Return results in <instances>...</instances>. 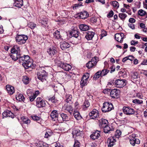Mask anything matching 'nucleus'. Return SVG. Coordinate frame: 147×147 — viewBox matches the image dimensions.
<instances>
[{
	"label": "nucleus",
	"mask_w": 147,
	"mask_h": 147,
	"mask_svg": "<svg viewBox=\"0 0 147 147\" xmlns=\"http://www.w3.org/2000/svg\"><path fill=\"white\" fill-rule=\"evenodd\" d=\"M21 51L20 47L17 45L13 46L11 49L10 57L14 61L19 60L21 54L20 53Z\"/></svg>",
	"instance_id": "f257e3e1"
},
{
	"label": "nucleus",
	"mask_w": 147,
	"mask_h": 147,
	"mask_svg": "<svg viewBox=\"0 0 147 147\" xmlns=\"http://www.w3.org/2000/svg\"><path fill=\"white\" fill-rule=\"evenodd\" d=\"M45 67H40L37 72L38 78L42 82L46 81V78L48 76V72Z\"/></svg>",
	"instance_id": "f03ea898"
},
{
	"label": "nucleus",
	"mask_w": 147,
	"mask_h": 147,
	"mask_svg": "<svg viewBox=\"0 0 147 147\" xmlns=\"http://www.w3.org/2000/svg\"><path fill=\"white\" fill-rule=\"evenodd\" d=\"M114 107L112 104L109 102H105L103 104V107L101 110L103 113H106L111 111L114 109Z\"/></svg>",
	"instance_id": "7ed1b4c3"
},
{
	"label": "nucleus",
	"mask_w": 147,
	"mask_h": 147,
	"mask_svg": "<svg viewBox=\"0 0 147 147\" xmlns=\"http://www.w3.org/2000/svg\"><path fill=\"white\" fill-rule=\"evenodd\" d=\"M123 111L125 114L129 115H134L135 112L133 109L128 106L123 107Z\"/></svg>",
	"instance_id": "20e7f679"
},
{
	"label": "nucleus",
	"mask_w": 147,
	"mask_h": 147,
	"mask_svg": "<svg viewBox=\"0 0 147 147\" xmlns=\"http://www.w3.org/2000/svg\"><path fill=\"white\" fill-rule=\"evenodd\" d=\"M36 106L38 108H41L45 107L46 103L44 100L41 97L37 98L36 100Z\"/></svg>",
	"instance_id": "39448f33"
},
{
	"label": "nucleus",
	"mask_w": 147,
	"mask_h": 147,
	"mask_svg": "<svg viewBox=\"0 0 147 147\" xmlns=\"http://www.w3.org/2000/svg\"><path fill=\"white\" fill-rule=\"evenodd\" d=\"M33 61L30 58L28 60L24 63H23L22 66L26 69H28L30 68L31 69H33L35 66L33 64Z\"/></svg>",
	"instance_id": "423d86ee"
},
{
	"label": "nucleus",
	"mask_w": 147,
	"mask_h": 147,
	"mask_svg": "<svg viewBox=\"0 0 147 147\" xmlns=\"http://www.w3.org/2000/svg\"><path fill=\"white\" fill-rule=\"evenodd\" d=\"M58 112L56 110L53 111L50 114V117L52 120L56 121L57 122V121L60 123L62 122L60 121L59 118H58Z\"/></svg>",
	"instance_id": "0eeeda50"
},
{
	"label": "nucleus",
	"mask_w": 147,
	"mask_h": 147,
	"mask_svg": "<svg viewBox=\"0 0 147 147\" xmlns=\"http://www.w3.org/2000/svg\"><path fill=\"white\" fill-rule=\"evenodd\" d=\"M116 87L118 88H123L125 86L126 84V80H125L118 79L115 81Z\"/></svg>",
	"instance_id": "6e6552de"
},
{
	"label": "nucleus",
	"mask_w": 147,
	"mask_h": 147,
	"mask_svg": "<svg viewBox=\"0 0 147 147\" xmlns=\"http://www.w3.org/2000/svg\"><path fill=\"white\" fill-rule=\"evenodd\" d=\"M130 144L133 146H134L136 144H140V141L139 140L136 136L135 134H132L131 137H130L129 140Z\"/></svg>",
	"instance_id": "1a4fd4ad"
},
{
	"label": "nucleus",
	"mask_w": 147,
	"mask_h": 147,
	"mask_svg": "<svg viewBox=\"0 0 147 147\" xmlns=\"http://www.w3.org/2000/svg\"><path fill=\"white\" fill-rule=\"evenodd\" d=\"M57 48L53 46L50 47L47 50V53L51 58L57 55Z\"/></svg>",
	"instance_id": "9d476101"
},
{
	"label": "nucleus",
	"mask_w": 147,
	"mask_h": 147,
	"mask_svg": "<svg viewBox=\"0 0 147 147\" xmlns=\"http://www.w3.org/2000/svg\"><path fill=\"white\" fill-rule=\"evenodd\" d=\"M89 116L90 119H95L98 118L99 116L98 111L95 109H93L89 113Z\"/></svg>",
	"instance_id": "9b49d317"
},
{
	"label": "nucleus",
	"mask_w": 147,
	"mask_h": 147,
	"mask_svg": "<svg viewBox=\"0 0 147 147\" xmlns=\"http://www.w3.org/2000/svg\"><path fill=\"white\" fill-rule=\"evenodd\" d=\"M96 57L92 58L90 61H89L86 64V67L88 69H90L95 66L97 63Z\"/></svg>",
	"instance_id": "f8f14e48"
},
{
	"label": "nucleus",
	"mask_w": 147,
	"mask_h": 147,
	"mask_svg": "<svg viewBox=\"0 0 147 147\" xmlns=\"http://www.w3.org/2000/svg\"><path fill=\"white\" fill-rule=\"evenodd\" d=\"M120 90L117 89L111 90L110 92V96L113 98H118L119 97Z\"/></svg>",
	"instance_id": "ddd939ff"
},
{
	"label": "nucleus",
	"mask_w": 147,
	"mask_h": 147,
	"mask_svg": "<svg viewBox=\"0 0 147 147\" xmlns=\"http://www.w3.org/2000/svg\"><path fill=\"white\" fill-rule=\"evenodd\" d=\"M124 36V34L122 33L116 34L115 36L116 40L118 42L121 43L123 42Z\"/></svg>",
	"instance_id": "4468645a"
},
{
	"label": "nucleus",
	"mask_w": 147,
	"mask_h": 147,
	"mask_svg": "<svg viewBox=\"0 0 147 147\" xmlns=\"http://www.w3.org/2000/svg\"><path fill=\"white\" fill-rule=\"evenodd\" d=\"M30 58V57L28 55H22L21 54L20 57L18 60V61L22 65L23 63H25Z\"/></svg>",
	"instance_id": "2eb2a0df"
},
{
	"label": "nucleus",
	"mask_w": 147,
	"mask_h": 147,
	"mask_svg": "<svg viewBox=\"0 0 147 147\" xmlns=\"http://www.w3.org/2000/svg\"><path fill=\"white\" fill-rule=\"evenodd\" d=\"M100 131L96 130L90 136V138L94 140L96 139L100 136Z\"/></svg>",
	"instance_id": "dca6fc26"
},
{
	"label": "nucleus",
	"mask_w": 147,
	"mask_h": 147,
	"mask_svg": "<svg viewBox=\"0 0 147 147\" xmlns=\"http://www.w3.org/2000/svg\"><path fill=\"white\" fill-rule=\"evenodd\" d=\"M85 36V38L88 40H91L92 39L95 34L94 32H93L88 31L85 33L83 32V34Z\"/></svg>",
	"instance_id": "f3484780"
},
{
	"label": "nucleus",
	"mask_w": 147,
	"mask_h": 147,
	"mask_svg": "<svg viewBox=\"0 0 147 147\" xmlns=\"http://www.w3.org/2000/svg\"><path fill=\"white\" fill-rule=\"evenodd\" d=\"M76 29V28H74L69 33V34L71 37L76 38L77 40V38L79 37V32Z\"/></svg>",
	"instance_id": "a211bd4d"
},
{
	"label": "nucleus",
	"mask_w": 147,
	"mask_h": 147,
	"mask_svg": "<svg viewBox=\"0 0 147 147\" xmlns=\"http://www.w3.org/2000/svg\"><path fill=\"white\" fill-rule=\"evenodd\" d=\"M116 141V140L114 139V137H111L108 138L107 143L109 147H111L113 146Z\"/></svg>",
	"instance_id": "6ab92c4d"
},
{
	"label": "nucleus",
	"mask_w": 147,
	"mask_h": 147,
	"mask_svg": "<svg viewBox=\"0 0 147 147\" xmlns=\"http://www.w3.org/2000/svg\"><path fill=\"white\" fill-rule=\"evenodd\" d=\"M70 46L71 45L69 43L65 41H63L60 42V47L63 50H65Z\"/></svg>",
	"instance_id": "aec40b11"
},
{
	"label": "nucleus",
	"mask_w": 147,
	"mask_h": 147,
	"mask_svg": "<svg viewBox=\"0 0 147 147\" xmlns=\"http://www.w3.org/2000/svg\"><path fill=\"white\" fill-rule=\"evenodd\" d=\"M99 126L101 128H103L107 126L108 123V121L105 119H101L99 120Z\"/></svg>",
	"instance_id": "412c9836"
},
{
	"label": "nucleus",
	"mask_w": 147,
	"mask_h": 147,
	"mask_svg": "<svg viewBox=\"0 0 147 147\" xmlns=\"http://www.w3.org/2000/svg\"><path fill=\"white\" fill-rule=\"evenodd\" d=\"M60 65V67L65 71H69L71 68V66L70 65L67 63H64L63 62Z\"/></svg>",
	"instance_id": "4be33fe9"
},
{
	"label": "nucleus",
	"mask_w": 147,
	"mask_h": 147,
	"mask_svg": "<svg viewBox=\"0 0 147 147\" xmlns=\"http://www.w3.org/2000/svg\"><path fill=\"white\" fill-rule=\"evenodd\" d=\"M13 6L19 8H20L23 5V0H13Z\"/></svg>",
	"instance_id": "5701e85b"
},
{
	"label": "nucleus",
	"mask_w": 147,
	"mask_h": 147,
	"mask_svg": "<svg viewBox=\"0 0 147 147\" xmlns=\"http://www.w3.org/2000/svg\"><path fill=\"white\" fill-rule=\"evenodd\" d=\"M5 88L7 92L10 95H12L14 93V88L13 86L9 85H7Z\"/></svg>",
	"instance_id": "b1692460"
},
{
	"label": "nucleus",
	"mask_w": 147,
	"mask_h": 147,
	"mask_svg": "<svg viewBox=\"0 0 147 147\" xmlns=\"http://www.w3.org/2000/svg\"><path fill=\"white\" fill-rule=\"evenodd\" d=\"M51 59L54 61L55 63L59 67H60V65L63 63L60 60V57L58 56V55H56Z\"/></svg>",
	"instance_id": "393cba45"
},
{
	"label": "nucleus",
	"mask_w": 147,
	"mask_h": 147,
	"mask_svg": "<svg viewBox=\"0 0 147 147\" xmlns=\"http://www.w3.org/2000/svg\"><path fill=\"white\" fill-rule=\"evenodd\" d=\"M64 107L65 108V109L66 110L68 111L70 115L72 114L74 110V108L71 105L67 104L65 105Z\"/></svg>",
	"instance_id": "a878e982"
},
{
	"label": "nucleus",
	"mask_w": 147,
	"mask_h": 147,
	"mask_svg": "<svg viewBox=\"0 0 147 147\" xmlns=\"http://www.w3.org/2000/svg\"><path fill=\"white\" fill-rule=\"evenodd\" d=\"M72 134L73 135V138H76V137L80 135L81 132L79 129H73Z\"/></svg>",
	"instance_id": "bb28decb"
},
{
	"label": "nucleus",
	"mask_w": 147,
	"mask_h": 147,
	"mask_svg": "<svg viewBox=\"0 0 147 147\" xmlns=\"http://www.w3.org/2000/svg\"><path fill=\"white\" fill-rule=\"evenodd\" d=\"M54 38L57 39H62L61 38V36L60 34L59 31L57 30L55 32L53 33Z\"/></svg>",
	"instance_id": "cd10ccee"
},
{
	"label": "nucleus",
	"mask_w": 147,
	"mask_h": 147,
	"mask_svg": "<svg viewBox=\"0 0 147 147\" xmlns=\"http://www.w3.org/2000/svg\"><path fill=\"white\" fill-rule=\"evenodd\" d=\"M28 36L24 34H18L16 36V40L19 39H24L25 40H27L28 39Z\"/></svg>",
	"instance_id": "c85d7f7f"
},
{
	"label": "nucleus",
	"mask_w": 147,
	"mask_h": 147,
	"mask_svg": "<svg viewBox=\"0 0 147 147\" xmlns=\"http://www.w3.org/2000/svg\"><path fill=\"white\" fill-rule=\"evenodd\" d=\"M36 145L40 147H49L48 144L42 141H40L38 143H36Z\"/></svg>",
	"instance_id": "c756f323"
},
{
	"label": "nucleus",
	"mask_w": 147,
	"mask_h": 147,
	"mask_svg": "<svg viewBox=\"0 0 147 147\" xmlns=\"http://www.w3.org/2000/svg\"><path fill=\"white\" fill-rule=\"evenodd\" d=\"M32 119L35 121H36L38 123L41 122V118L40 117H38L36 115H32L30 116Z\"/></svg>",
	"instance_id": "7c9ffc66"
},
{
	"label": "nucleus",
	"mask_w": 147,
	"mask_h": 147,
	"mask_svg": "<svg viewBox=\"0 0 147 147\" xmlns=\"http://www.w3.org/2000/svg\"><path fill=\"white\" fill-rule=\"evenodd\" d=\"M98 20H100V19L97 17H94L90 18L89 20H87L85 21L87 22H88L90 21L91 23L94 24Z\"/></svg>",
	"instance_id": "2f4dec72"
},
{
	"label": "nucleus",
	"mask_w": 147,
	"mask_h": 147,
	"mask_svg": "<svg viewBox=\"0 0 147 147\" xmlns=\"http://www.w3.org/2000/svg\"><path fill=\"white\" fill-rule=\"evenodd\" d=\"M16 98L17 100L19 101H23L24 102L25 98L23 94H20L16 95Z\"/></svg>",
	"instance_id": "473e14b6"
},
{
	"label": "nucleus",
	"mask_w": 147,
	"mask_h": 147,
	"mask_svg": "<svg viewBox=\"0 0 147 147\" xmlns=\"http://www.w3.org/2000/svg\"><path fill=\"white\" fill-rule=\"evenodd\" d=\"M48 22V20L47 18H43L39 20V22L41 23L42 25L46 26H47Z\"/></svg>",
	"instance_id": "72a5a7b5"
},
{
	"label": "nucleus",
	"mask_w": 147,
	"mask_h": 147,
	"mask_svg": "<svg viewBox=\"0 0 147 147\" xmlns=\"http://www.w3.org/2000/svg\"><path fill=\"white\" fill-rule=\"evenodd\" d=\"M53 135V132L51 130L49 129L47 130L45 133L44 138H48L49 137Z\"/></svg>",
	"instance_id": "f704fd0d"
},
{
	"label": "nucleus",
	"mask_w": 147,
	"mask_h": 147,
	"mask_svg": "<svg viewBox=\"0 0 147 147\" xmlns=\"http://www.w3.org/2000/svg\"><path fill=\"white\" fill-rule=\"evenodd\" d=\"M61 117L62 120L63 121H68L69 119V116L66 114L63 113H60Z\"/></svg>",
	"instance_id": "c9c22d12"
},
{
	"label": "nucleus",
	"mask_w": 147,
	"mask_h": 147,
	"mask_svg": "<svg viewBox=\"0 0 147 147\" xmlns=\"http://www.w3.org/2000/svg\"><path fill=\"white\" fill-rule=\"evenodd\" d=\"M101 73V71L99 70L96 72L94 75L93 79L94 80H96L100 77H102Z\"/></svg>",
	"instance_id": "e433bc0d"
},
{
	"label": "nucleus",
	"mask_w": 147,
	"mask_h": 147,
	"mask_svg": "<svg viewBox=\"0 0 147 147\" xmlns=\"http://www.w3.org/2000/svg\"><path fill=\"white\" fill-rule=\"evenodd\" d=\"M29 78L27 76H24L22 77V81L24 84H28L29 83Z\"/></svg>",
	"instance_id": "4c0bfd02"
},
{
	"label": "nucleus",
	"mask_w": 147,
	"mask_h": 147,
	"mask_svg": "<svg viewBox=\"0 0 147 147\" xmlns=\"http://www.w3.org/2000/svg\"><path fill=\"white\" fill-rule=\"evenodd\" d=\"M104 130V132L105 133H110L109 132L113 130L108 125L106 126H105L103 128Z\"/></svg>",
	"instance_id": "58836bf2"
},
{
	"label": "nucleus",
	"mask_w": 147,
	"mask_h": 147,
	"mask_svg": "<svg viewBox=\"0 0 147 147\" xmlns=\"http://www.w3.org/2000/svg\"><path fill=\"white\" fill-rule=\"evenodd\" d=\"M22 119L23 123L27 124V125L29 124L30 122V120L28 119V118H26V117L23 116L22 117Z\"/></svg>",
	"instance_id": "ea45409f"
},
{
	"label": "nucleus",
	"mask_w": 147,
	"mask_h": 147,
	"mask_svg": "<svg viewBox=\"0 0 147 147\" xmlns=\"http://www.w3.org/2000/svg\"><path fill=\"white\" fill-rule=\"evenodd\" d=\"M74 117L77 120H79L82 118V117L80 115V113L78 112L74 111L73 113Z\"/></svg>",
	"instance_id": "a19ab883"
},
{
	"label": "nucleus",
	"mask_w": 147,
	"mask_h": 147,
	"mask_svg": "<svg viewBox=\"0 0 147 147\" xmlns=\"http://www.w3.org/2000/svg\"><path fill=\"white\" fill-rule=\"evenodd\" d=\"M119 74L120 76L123 77V78L126 77L127 75L126 72L124 69H122L119 71Z\"/></svg>",
	"instance_id": "79ce46f5"
},
{
	"label": "nucleus",
	"mask_w": 147,
	"mask_h": 147,
	"mask_svg": "<svg viewBox=\"0 0 147 147\" xmlns=\"http://www.w3.org/2000/svg\"><path fill=\"white\" fill-rule=\"evenodd\" d=\"M118 16L121 20L123 21L127 16L125 13H119Z\"/></svg>",
	"instance_id": "37998d69"
},
{
	"label": "nucleus",
	"mask_w": 147,
	"mask_h": 147,
	"mask_svg": "<svg viewBox=\"0 0 147 147\" xmlns=\"http://www.w3.org/2000/svg\"><path fill=\"white\" fill-rule=\"evenodd\" d=\"M132 102L138 105L142 104L143 103V101L141 100H140L138 99L133 100Z\"/></svg>",
	"instance_id": "c03bdc74"
},
{
	"label": "nucleus",
	"mask_w": 147,
	"mask_h": 147,
	"mask_svg": "<svg viewBox=\"0 0 147 147\" xmlns=\"http://www.w3.org/2000/svg\"><path fill=\"white\" fill-rule=\"evenodd\" d=\"M27 40L24 39H19L16 40V42L18 44L22 45L24 44L26 42Z\"/></svg>",
	"instance_id": "a18cd8bd"
},
{
	"label": "nucleus",
	"mask_w": 147,
	"mask_h": 147,
	"mask_svg": "<svg viewBox=\"0 0 147 147\" xmlns=\"http://www.w3.org/2000/svg\"><path fill=\"white\" fill-rule=\"evenodd\" d=\"M82 3L81 2H79L78 3L74 4L73 6V9L75 10L82 5Z\"/></svg>",
	"instance_id": "49530a36"
},
{
	"label": "nucleus",
	"mask_w": 147,
	"mask_h": 147,
	"mask_svg": "<svg viewBox=\"0 0 147 147\" xmlns=\"http://www.w3.org/2000/svg\"><path fill=\"white\" fill-rule=\"evenodd\" d=\"M90 106V103L88 101L85 100L83 104V110H86L87 108L88 107Z\"/></svg>",
	"instance_id": "de8ad7c7"
},
{
	"label": "nucleus",
	"mask_w": 147,
	"mask_h": 147,
	"mask_svg": "<svg viewBox=\"0 0 147 147\" xmlns=\"http://www.w3.org/2000/svg\"><path fill=\"white\" fill-rule=\"evenodd\" d=\"M107 34V32L104 29L101 30V34L100 35V39H101L102 38L106 36Z\"/></svg>",
	"instance_id": "09e8293b"
},
{
	"label": "nucleus",
	"mask_w": 147,
	"mask_h": 147,
	"mask_svg": "<svg viewBox=\"0 0 147 147\" xmlns=\"http://www.w3.org/2000/svg\"><path fill=\"white\" fill-rule=\"evenodd\" d=\"M49 101H51L53 103L55 104L57 102V100L55 99V95L49 98L48 99Z\"/></svg>",
	"instance_id": "8fccbe9b"
},
{
	"label": "nucleus",
	"mask_w": 147,
	"mask_h": 147,
	"mask_svg": "<svg viewBox=\"0 0 147 147\" xmlns=\"http://www.w3.org/2000/svg\"><path fill=\"white\" fill-rule=\"evenodd\" d=\"M146 13V12L142 9L139 10L138 12V15L141 16H144Z\"/></svg>",
	"instance_id": "3c124183"
},
{
	"label": "nucleus",
	"mask_w": 147,
	"mask_h": 147,
	"mask_svg": "<svg viewBox=\"0 0 147 147\" xmlns=\"http://www.w3.org/2000/svg\"><path fill=\"white\" fill-rule=\"evenodd\" d=\"M109 71L110 70L107 69H102V71H101V74H102V77L106 75Z\"/></svg>",
	"instance_id": "603ef678"
},
{
	"label": "nucleus",
	"mask_w": 147,
	"mask_h": 147,
	"mask_svg": "<svg viewBox=\"0 0 147 147\" xmlns=\"http://www.w3.org/2000/svg\"><path fill=\"white\" fill-rule=\"evenodd\" d=\"M111 5L114 7L118 8L119 6L118 2L116 1H114L112 2Z\"/></svg>",
	"instance_id": "864d4df0"
},
{
	"label": "nucleus",
	"mask_w": 147,
	"mask_h": 147,
	"mask_svg": "<svg viewBox=\"0 0 147 147\" xmlns=\"http://www.w3.org/2000/svg\"><path fill=\"white\" fill-rule=\"evenodd\" d=\"M89 17V14L88 12L86 11H83V20L87 19Z\"/></svg>",
	"instance_id": "5fc2aeb1"
},
{
	"label": "nucleus",
	"mask_w": 147,
	"mask_h": 147,
	"mask_svg": "<svg viewBox=\"0 0 147 147\" xmlns=\"http://www.w3.org/2000/svg\"><path fill=\"white\" fill-rule=\"evenodd\" d=\"M9 110H5L4 111V112L2 113L3 118V119L5 117H8V112Z\"/></svg>",
	"instance_id": "6e6d98bb"
},
{
	"label": "nucleus",
	"mask_w": 147,
	"mask_h": 147,
	"mask_svg": "<svg viewBox=\"0 0 147 147\" xmlns=\"http://www.w3.org/2000/svg\"><path fill=\"white\" fill-rule=\"evenodd\" d=\"M66 101L69 102V101H71L72 99V96L71 95H67L66 96Z\"/></svg>",
	"instance_id": "4d7b16f0"
},
{
	"label": "nucleus",
	"mask_w": 147,
	"mask_h": 147,
	"mask_svg": "<svg viewBox=\"0 0 147 147\" xmlns=\"http://www.w3.org/2000/svg\"><path fill=\"white\" fill-rule=\"evenodd\" d=\"M90 76V74L88 73H86L83 75V80H88Z\"/></svg>",
	"instance_id": "13d9d810"
},
{
	"label": "nucleus",
	"mask_w": 147,
	"mask_h": 147,
	"mask_svg": "<svg viewBox=\"0 0 147 147\" xmlns=\"http://www.w3.org/2000/svg\"><path fill=\"white\" fill-rule=\"evenodd\" d=\"M28 26L29 27L32 29L36 27V25L33 22H31L28 24Z\"/></svg>",
	"instance_id": "bf43d9fd"
},
{
	"label": "nucleus",
	"mask_w": 147,
	"mask_h": 147,
	"mask_svg": "<svg viewBox=\"0 0 147 147\" xmlns=\"http://www.w3.org/2000/svg\"><path fill=\"white\" fill-rule=\"evenodd\" d=\"M111 90L110 89H106L103 90V92L105 94H110Z\"/></svg>",
	"instance_id": "052dcab7"
},
{
	"label": "nucleus",
	"mask_w": 147,
	"mask_h": 147,
	"mask_svg": "<svg viewBox=\"0 0 147 147\" xmlns=\"http://www.w3.org/2000/svg\"><path fill=\"white\" fill-rule=\"evenodd\" d=\"M114 15V12L113 11L111 10L109 13L107 15V17L108 18L112 17Z\"/></svg>",
	"instance_id": "680f3d73"
},
{
	"label": "nucleus",
	"mask_w": 147,
	"mask_h": 147,
	"mask_svg": "<svg viewBox=\"0 0 147 147\" xmlns=\"http://www.w3.org/2000/svg\"><path fill=\"white\" fill-rule=\"evenodd\" d=\"M8 112V117H11L12 118H14L15 117V115L12 112H11L9 110V111Z\"/></svg>",
	"instance_id": "e2e57ef3"
},
{
	"label": "nucleus",
	"mask_w": 147,
	"mask_h": 147,
	"mask_svg": "<svg viewBox=\"0 0 147 147\" xmlns=\"http://www.w3.org/2000/svg\"><path fill=\"white\" fill-rule=\"evenodd\" d=\"M89 26L83 24V31H87L89 29Z\"/></svg>",
	"instance_id": "0e129e2a"
},
{
	"label": "nucleus",
	"mask_w": 147,
	"mask_h": 147,
	"mask_svg": "<svg viewBox=\"0 0 147 147\" xmlns=\"http://www.w3.org/2000/svg\"><path fill=\"white\" fill-rule=\"evenodd\" d=\"M36 97L33 94V95H31L29 97L30 100L31 102L33 101L36 98Z\"/></svg>",
	"instance_id": "69168bd1"
},
{
	"label": "nucleus",
	"mask_w": 147,
	"mask_h": 147,
	"mask_svg": "<svg viewBox=\"0 0 147 147\" xmlns=\"http://www.w3.org/2000/svg\"><path fill=\"white\" fill-rule=\"evenodd\" d=\"M81 15H83V13L82 12L77 13L75 15V17L76 18H79L83 19L82 18Z\"/></svg>",
	"instance_id": "338daca9"
},
{
	"label": "nucleus",
	"mask_w": 147,
	"mask_h": 147,
	"mask_svg": "<svg viewBox=\"0 0 147 147\" xmlns=\"http://www.w3.org/2000/svg\"><path fill=\"white\" fill-rule=\"evenodd\" d=\"M138 73H134L132 75V77L133 78L136 79L138 78Z\"/></svg>",
	"instance_id": "774afa93"
}]
</instances>
